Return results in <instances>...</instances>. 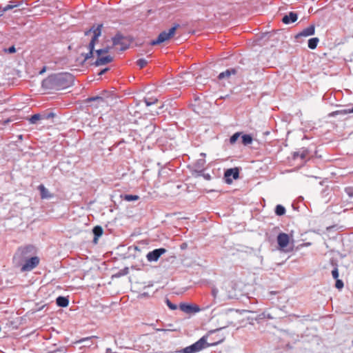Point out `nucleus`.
I'll return each mask as SVG.
<instances>
[{
    "instance_id": "37",
    "label": "nucleus",
    "mask_w": 353,
    "mask_h": 353,
    "mask_svg": "<svg viewBox=\"0 0 353 353\" xmlns=\"http://www.w3.org/2000/svg\"><path fill=\"white\" fill-rule=\"evenodd\" d=\"M218 292H219V291H218V289H216V288H212V296H213L214 298L216 296V295H217V294H218Z\"/></svg>"
},
{
    "instance_id": "15",
    "label": "nucleus",
    "mask_w": 353,
    "mask_h": 353,
    "mask_svg": "<svg viewBox=\"0 0 353 353\" xmlns=\"http://www.w3.org/2000/svg\"><path fill=\"white\" fill-rule=\"evenodd\" d=\"M38 190L40 191L41 197L43 199H50L52 196V194L49 192L48 190L46 188L45 186L42 184L39 185Z\"/></svg>"
},
{
    "instance_id": "41",
    "label": "nucleus",
    "mask_w": 353,
    "mask_h": 353,
    "mask_svg": "<svg viewBox=\"0 0 353 353\" xmlns=\"http://www.w3.org/2000/svg\"><path fill=\"white\" fill-rule=\"evenodd\" d=\"M201 155L203 156V157H205V154L204 153H201Z\"/></svg>"
},
{
    "instance_id": "14",
    "label": "nucleus",
    "mask_w": 353,
    "mask_h": 353,
    "mask_svg": "<svg viewBox=\"0 0 353 353\" xmlns=\"http://www.w3.org/2000/svg\"><path fill=\"white\" fill-rule=\"evenodd\" d=\"M112 60H113V58L110 55H107V56H104V57L101 55L100 57H98L97 59L96 60L95 65H105L106 63L111 62Z\"/></svg>"
},
{
    "instance_id": "34",
    "label": "nucleus",
    "mask_w": 353,
    "mask_h": 353,
    "mask_svg": "<svg viewBox=\"0 0 353 353\" xmlns=\"http://www.w3.org/2000/svg\"><path fill=\"white\" fill-rule=\"evenodd\" d=\"M6 52L8 53H14L16 52L15 47L14 46L10 47L8 49L5 50Z\"/></svg>"
},
{
    "instance_id": "42",
    "label": "nucleus",
    "mask_w": 353,
    "mask_h": 353,
    "mask_svg": "<svg viewBox=\"0 0 353 353\" xmlns=\"http://www.w3.org/2000/svg\"><path fill=\"white\" fill-rule=\"evenodd\" d=\"M187 77H190V74H185Z\"/></svg>"
},
{
    "instance_id": "40",
    "label": "nucleus",
    "mask_w": 353,
    "mask_h": 353,
    "mask_svg": "<svg viewBox=\"0 0 353 353\" xmlns=\"http://www.w3.org/2000/svg\"><path fill=\"white\" fill-rule=\"evenodd\" d=\"M156 330L157 331H163V329L157 328Z\"/></svg>"
},
{
    "instance_id": "16",
    "label": "nucleus",
    "mask_w": 353,
    "mask_h": 353,
    "mask_svg": "<svg viewBox=\"0 0 353 353\" xmlns=\"http://www.w3.org/2000/svg\"><path fill=\"white\" fill-rule=\"evenodd\" d=\"M56 303L59 307H67L69 304V300L68 298L64 296H59L57 298Z\"/></svg>"
},
{
    "instance_id": "35",
    "label": "nucleus",
    "mask_w": 353,
    "mask_h": 353,
    "mask_svg": "<svg viewBox=\"0 0 353 353\" xmlns=\"http://www.w3.org/2000/svg\"><path fill=\"white\" fill-rule=\"evenodd\" d=\"M345 192L350 196H353V188H347L345 189Z\"/></svg>"
},
{
    "instance_id": "11",
    "label": "nucleus",
    "mask_w": 353,
    "mask_h": 353,
    "mask_svg": "<svg viewBox=\"0 0 353 353\" xmlns=\"http://www.w3.org/2000/svg\"><path fill=\"white\" fill-rule=\"evenodd\" d=\"M239 170L237 168H230V169H228L225 172V181L227 183H231L232 182V180L230 179L231 176H232V178L234 179H236L239 178Z\"/></svg>"
},
{
    "instance_id": "23",
    "label": "nucleus",
    "mask_w": 353,
    "mask_h": 353,
    "mask_svg": "<svg viewBox=\"0 0 353 353\" xmlns=\"http://www.w3.org/2000/svg\"><path fill=\"white\" fill-rule=\"evenodd\" d=\"M17 6V4L15 3L14 1H10V3L3 8V12H7Z\"/></svg>"
},
{
    "instance_id": "43",
    "label": "nucleus",
    "mask_w": 353,
    "mask_h": 353,
    "mask_svg": "<svg viewBox=\"0 0 353 353\" xmlns=\"http://www.w3.org/2000/svg\"><path fill=\"white\" fill-rule=\"evenodd\" d=\"M349 112H353V109L352 110H350Z\"/></svg>"
},
{
    "instance_id": "8",
    "label": "nucleus",
    "mask_w": 353,
    "mask_h": 353,
    "mask_svg": "<svg viewBox=\"0 0 353 353\" xmlns=\"http://www.w3.org/2000/svg\"><path fill=\"white\" fill-rule=\"evenodd\" d=\"M180 310L187 314L199 312L201 309L196 305H190L186 303H181L179 305Z\"/></svg>"
},
{
    "instance_id": "21",
    "label": "nucleus",
    "mask_w": 353,
    "mask_h": 353,
    "mask_svg": "<svg viewBox=\"0 0 353 353\" xmlns=\"http://www.w3.org/2000/svg\"><path fill=\"white\" fill-rule=\"evenodd\" d=\"M275 213L279 216L283 215L285 213V209L283 206L277 205L276 206Z\"/></svg>"
},
{
    "instance_id": "29",
    "label": "nucleus",
    "mask_w": 353,
    "mask_h": 353,
    "mask_svg": "<svg viewBox=\"0 0 353 353\" xmlns=\"http://www.w3.org/2000/svg\"><path fill=\"white\" fill-rule=\"evenodd\" d=\"M166 304H167L168 307L172 310H174L177 309L176 305L171 303L169 299H166Z\"/></svg>"
},
{
    "instance_id": "5",
    "label": "nucleus",
    "mask_w": 353,
    "mask_h": 353,
    "mask_svg": "<svg viewBox=\"0 0 353 353\" xmlns=\"http://www.w3.org/2000/svg\"><path fill=\"white\" fill-rule=\"evenodd\" d=\"M54 81L60 83L62 88L69 87L73 81V77L70 74H61L54 78Z\"/></svg>"
},
{
    "instance_id": "25",
    "label": "nucleus",
    "mask_w": 353,
    "mask_h": 353,
    "mask_svg": "<svg viewBox=\"0 0 353 353\" xmlns=\"http://www.w3.org/2000/svg\"><path fill=\"white\" fill-rule=\"evenodd\" d=\"M241 133L240 132H236L234 133L230 139V143L231 144H234L236 141L239 139V138L240 137Z\"/></svg>"
},
{
    "instance_id": "18",
    "label": "nucleus",
    "mask_w": 353,
    "mask_h": 353,
    "mask_svg": "<svg viewBox=\"0 0 353 353\" xmlns=\"http://www.w3.org/2000/svg\"><path fill=\"white\" fill-rule=\"evenodd\" d=\"M319 41V39L317 37L311 38L308 40V47L310 49H315L317 46V44Z\"/></svg>"
},
{
    "instance_id": "7",
    "label": "nucleus",
    "mask_w": 353,
    "mask_h": 353,
    "mask_svg": "<svg viewBox=\"0 0 353 353\" xmlns=\"http://www.w3.org/2000/svg\"><path fill=\"white\" fill-rule=\"evenodd\" d=\"M166 252V250L165 248H158L155 249L151 252H149L147 255L146 258L147 260L150 262L152 261H157L160 256L165 254Z\"/></svg>"
},
{
    "instance_id": "13",
    "label": "nucleus",
    "mask_w": 353,
    "mask_h": 353,
    "mask_svg": "<svg viewBox=\"0 0 353 353\" xmlns=\"http://www.w3.org/2000/svg\"><path fill=\"white\" fill-rule=\"evenodd\" d=\"M297 14L295 12H291L288 14L285 15L282 21L285 24H289L291 23H293L297 20Z\"/></svg>"
},
{
    "instance_id": "4",
    "label": "nucleus",
    "mask_w": 353,
    "mask_h": 353,
    "mask_svg": "<svg viewBox=\"0 0 353 353\" xmlns=\"http://www.w3.org/2000/svg\"><path fill=\"white\" fill-rule=\"evenodd\" d=\"M177 26H174L170 28L168 31H163L161 33H160L156 40H153L151 41V45L154 46L160 44L170 39L174 35Z\"/></svg>"
},
{
    "instance_id": "28",
    "label": "nucleus",
    "mask_w": 353,
    "mask_h": 353,
    "mask_svg": "<svg viewBox=\"0 0 353 353\" xmlns=\"http://www.w3.org/2000/svg\"><path fill=\"white\" fill-rule=\"evenodd\" d=\"M40 119H41V115L39 114H35L31 117V118L30 119V122L31 123H35Z\"/></svg>"
},
{
    "instance_id": "31",
    "label": "nucleus",
    "mask_w": 353,
    "mask_h": 353,
    "mask_svg": "<svg viewBox=\"0 0 353 353\" xmlns=\"http://www.w3.org/2000/svg\"><path fill=\"white\" fill-rule=\"evenodd\" d=\"M90 101H97L99 104H103L105 103L104 99L101 97H97L94 98L90 99Z\"/></svg>"
},
{
    "instance_id": "38",
    "label": "nucleus",
    "mask_w": 353,
    "mask_h": 353,
    "mask_svg": "<svg viewBox=\"0 0 353 353\" xmlns=\"http://www.w3.org/2000/svg\"><path fill=\"white\" fill-rule=\"evenodd\" d=\"M203 178H204L205 179H206V180H208V181H209V180H210V179H211V176H210V174H203Z\"/></svg>"
},
{
    "instance_id": "9",
    "label": "nucleus",
    "mask_w": 353,
    "mask_h": 353,
    "mask_svg": "<svg viewBox=\"0 0 353 353\" xmlns=\"http://www.w3.org/2000/svg\"><path fill=\"white\" fill-rule=\"evenodd\" d=\"M290 242V236L288 234L281 232L277 236V243L280 249L283 250L288 246Z\"/></svg>"
},
{
    "instance_id": "17",
    "label": "nucleus",
    "mask_w": 353,
    "mask_h": 353,
    "mask_svg": "<svg viewBox=\"0 0 353 353\" xmlns=\"http://www.w3.org/2000/svg\"><path fill=\"white\" fill-rule=\"evenodd\" d=\"M232 74H235V70L233 69L227 70L225 72H223L219 74V79H223L225 78H228Z\"/></svg>"
},
{
    "instance_id": "36",
    "label": "nucleus",
    "mask_w": 353,
    "mask_h": 353,
    "mask_svg": "<svg viewBox=\"0 0 353 353\" xmlns=\"http://www.w3.org/2000/svg\"><path fill=\"white\" fill-rule=\"evenodd\" d=\"M205 161L204 159H199L197 161V164L199 165V168H203L204 166Z\"/></svg>"
},
{
    "instance_id": "22",
    "label": "nucleus",
    "mask_w": 353,
    "mask_h": 353,
    "mask_svg": "<svg viewBox=\"0 0 353 353\" xmlns=\"http://www.w3.org/2000/svg\"><path fill=\"white\" fill-rule=\"evenodd\" d=\"M139 199V196L137 195H132V194H125L123 196V199L127 201H137Z\"/></svg>"
},
{
    "instance_id": "33",
    "label": "nucleus",
    "mask_w": 353,
    "mask_h": 353,
    "mask_svg": "<svg viewBox=\"0 0 353 353\" xmlns=\"http://www.w3.org/2000/svg\"><path fill=\"white\" fill-rule=\"evenodd\" d=\"M307 151L304 150V151L301 152L300 154H299V152H297V153H296V155H297V156H300V157H301L302 159H305V157H306V155H307Z\"/></svg>"
},
{
    "instance_id": "20",
    "label": "nucleus",
    "mask_w": 353,
    "mask_h": 353,
    "mask_svg": "<svg viewBox=\"0 0 353 353\" xmlns=\"http://www.w3.org/2000/svg\"><path fill=\"white\" fill-rule=\"evenodd\" d=\"M241 141L243 145H247L252 142V137L250 134H243L241 137Z\"/></svg>"
},
{
    "instance_id": "26",
    "label": "nucleus",
    "mask_w": 353,
    "mask_h": 353,
    "mask_svg": "<svg viewBox=\"0 0 353 353\" xmlns=\"http://www.w3.org/2000/svg\"><path fill=\"white\" fill-rule=\"evenodd\" d=\"M137 64L140 68H143L148 64V61L145 59H139L137 61Z\"/></svg>"
},
{
    "instance_id": "30",
    "label": "nucleus",
    "mask_w": 353,
    "mask_h": 353,
    "mask_svg": "<svg viewBox=\"0 0 353 353\" xmlns=\"http://www.w3.org/2000/svg\"><path fill=\"white\" fill-rule=\"evenodd\" d=\"M336 284H335V287L337 288V289H342L343 288V282L340 280V279H336Z\"/></svg>"
},
{
    "instance_id": "1",
    "label": "nucleus",
    "mask_w": 353,
    "mask_h": 353,
    "mask_svg": "<svg viewBox=\"0 0 353 353\" xmlns=\"http://www.w3.org/2000/svg\"><path fill=\"white\" fill-rule=\"evenodd\" d=\"M34 247L32 245H27L26 247L19 248L15 253L13 259L17 265H21L23 264V261L29 259L34 254Z\"/></svg>"
},
{
    "instance_id": "3",
    "label": "nucleus",
    "mask_w": 353,
    "mask_h": 353,
    "mask_svg": "<svg viewBox=\"0 0 353 353\" xmlns=\"http://www.w3.org/2000/svg\"><path fill=\"white\" fill-rule=\"evenodd\" d=\"M102 24L98 25L97 28H92L90 29L88 32H85V35H88V34L92 32L93 36L92 38L89 43L88 48L90 50V52L86 54L85 59H88L90 58L92 55L95 43L98 41L99 37L101 36V28H102Z\"/></svg>"
},
{
    "instance_id": "27",
    "label": "nucleus",
    "mask_w": 353,
    "mask_h": 353,
    "mask_svg": "<svg viewBox=\"0 0 353 353\" xmlns=\"http://www.w3.org/2000/svg\"><path fill=\"white\" fill-rule=\"evenodd\" d=\"M157 101V99L156 98L155 99H152V98L145 99V103L147 106H150V105L155 103Z\"/></svg>"
},
{
    "instance_id": "19",
    "label": "nucleus",
    "mask_w": 353,
    "mask_h": 353,
    "mask_svg": "<svg viewBox=\"0 0 353 353\" xmlns=\"http://www.w3.org/2000/svg\"><path fill=\"white\" fill-rule=\"evenodd\" d=\"M93 233L94 234V241L96 242L97 240V238L102 235V233H103L102 228L100 226H95L93 228Z\"/></svg>"
},
{
    "instance_id": "39",
    "label": "nucleus",
    "mask_w": 353,
    "mask_h": 353,
    "mask_svg": "<svg viewBox=\"0 0 353 353\" xmlns=\"http://www.w3.org/2000/svg\"><path fill=\"white\" fill-rule=\"evenodd\" d=\"M108 70V68H105V69H103L100 72H99V75H102L106 71Z\"/></svg>"
},
{
    "instance_id": "10",
    "label": "nucleus",
    "mask_w": 353,
    "mask_h": 353,
    "mask_svg": "<svg viewBox=\"0 0 353 353\" xmlns=\"http://www.w3.org/2000/svg\"><path fill=\"white\" fill-rule=\"evenodd\" d=\"M112 46L115 47L119 46L120 51H123L128 48V46L123 43V37L119 34L112 38Z\"/></svg>"
},
{
    "instance_id": "32",
    "label": "nucleus",
    "mask_w": 353,
    "mask_h": 353,
    "mask_svg": "<svg viewBox=\"0 0 353 353\" xmlns=\"http://www.w3.org/2000/svg\"><path fill=\"white\" fill-rule=\"evenodd\" d=\"M332 275L333 276V278L334 279H337L338 277H339V271H338V268H335L332 271Z\"/></svg>"
},
{
    "instance_id": "12",
    "label": "nucleus",
    "mask_w": 353,
    "mask_h": 353,
    "mask_svg": "<svg viewBox=\"0 0 353 353\" xmlns=\"http://www.w3.org/2000/svg\"><path fill=\"white\" fill-rule=\"evenodd\" d=\"M314 32H315L314 26L312 25V26H310L309 27L305 28L304 30H303L300 33L297 34L296 35L295 38H296V39L298 40L299 38H301L302 37H307L312 36V35L314 34Z\"/></svg>"
},
{
    "instance_id": "6",
    "label": "nucleus",
    "mask_w": 353,
    "mask_h": 353,
    "mask_svg": "<svg viewBox=\"0 0 353 353\" xmlns=\"http://www.w3.org/2000/svg\"><path fill=\"white\" fill-rule=\"evenodd\" d=\"M39 263V259L37 256H32L29 259L23 261L21 265V271L28 272L33 270L38 265Z\"/></svg>"
},
{
    "instance_id": "24",
    "label": "nucleus",
    "mask_w": 353,
    "mask_h": 353,
    "mask_svg": "<svg viewBox=\"0 0 353 353\" xmlns=\"http://www.w3.org/2000/svg\"><path fill=\"white\" fill-rule=\"evenodd\" d=\"M111 49V47H105L102 49H99L96 50V53L97 54V57H100L103 54H106L109 52V50Z\"/></svg>"
},
{
    "instance_id": "2",
    "label": "nucleus",
    "mask_w": 353,
    "mask_h": 353,
    "mask_svg": "<svg viewBox=\"0 0 353 353\" xmlns=\"http://www.w3.org/2000/svg\"><path fill=\"white\" fill-rule=\"evenodd\" d=\"M216 344H217V343H212L210 344L208 343L207 336H203L196 343H193L192 345H191L190 346H188V347L183 348L182 350L180 351V352L196 353V352L201 351L202 350L205 349L207 347H209L210 345H214Z\"/></svg>"
}]
</instances>
